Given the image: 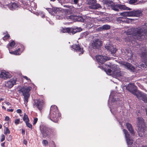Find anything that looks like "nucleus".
Wrapping results in <instances>:
<instances>
[{
    "mask_svg": "<svg viewBox=\"0 0 147 147\" xmlns=\"http://www.w3.org/2000/svg\"><path fill=\"white\" fill-rule=\"evenodd\" d=\"M43 16V17H45V15H43V16Z\"/></svg>",
    "mask_w": 147,
    "mask_h": 147,
    "instance_id": "64",
    "label": "nucleus"
},
{
    "mask_svg": "<svg viewBox=\"0 0 147 147\" xmlns=\"http://www.w3.org/2000/svg\"><path fill=\"white\" fill-rule=\"evenodd\" d=\"M123 131L125 134V138L127 144L128 145H131L133 143V140L130 138V134L127 130L123 129Z\"/></svg>",
    "mask_w": 147,
    "mask_h": 147,
    "instance_id": "13",
    "label": "nucleus"
},
{
    "mask_svg": "<svg viewBox=\"0 0 147 147\" xmlns=\"http://www.w3.org/2000/svg\"><path fill=\"white\" fill-rule=\"evenodd\" d=\"M111 26L110 25H103L100 27V28L102 29V30H109L110 29Z\"/></svg>",
    "mask_w": 147,
    "mask_h": 147,
    "instance_id": "28",
    "label": "nucleus"
},
{
    "mask_svg": "<svg viewBox=\"0 0 147 147\" xmlns=\"http://www.w3.org/2000/svg\"><path fill=\"white\" fill-rule=\"evenodd\" d=\"M23 120L25 123L29 121V120L28 117V115L25 113L23 117Z\"/></svg>",
    "mask_w": 147,
    "mask_h": 147,
    "instance_id": "31",
    "label": "nucleus"
},
{
    "mask_svg": "<svg viewBox=\"0 0 147 147\" xmlns=\"http://www.w3.org/2000/svg\"><path fill=\"white\" fill-rule=\"evenodd\" d=\"M138 122L137 123L138 128L139 130L138 131V134L139 136L142 137L144 134V130L145 127V123L144 120L143 118H138Z\"/></svg>",
    "mask_w": 147,
    "mask_h": 147,
    "instance_id": "6",
    "label": "nucleus"
},
{
    "mask_svg": "<svg viewBox=\"0 0 147 147\" xmlns=\"http://www.w3.org/2000/svg\"><path fill=\"white\" fill-rule=\"evenodd\" d=\"M133 20H134L133 19H128V21H129L128 22H132V21Z\"/></svg>",
    "mask_w": 147,
    "mask_h": 147,
    "instance_id": "53",
    "label": "nucleus"
},
{
    "mask_svg": "<svg viewBox=\"0 0 147 147\" xmlns=\"http://www.w3.org/2000/svg\"><path fill=\"white\" fill-rule=\"evenodd\" d=\"M112 74L113 76L116 78L119 77L121 76L120 70L118 68H116L115 70L114 69V71H112Z\"/></svg>",
    "mask_w": 147,
    "mask_h": 147,
    "instance_id": "20",
    "label": "nucleus"
},
{
    "mask_svg": "<svg viewBox=\"0 0 147 147\" xmlns=\"http://www.w3.org/2000/svg\"><path fill=\"white\" fill-rule=\"evenodd\" d=\"M127 33V35H132L136 36L139 40L142 41L143 39L142 37H144V28H131L128 30Z\"/></svg>",
    "mask_w": 147,
    "mask_h": 147,
    "instance_id": "1",
    "label": "nucleus"
},
{
    "mask_svg": "<svg viewBox=\"0 0 147 147\" xmlns=\"http://www.w3.org/2000/svg\"><path fill=\"white\" fill-rule=\"evenodd\" d=\"M133 16L139 17L142 13L141 11L139 10L134 11Z\"/></svg>",
    "mask_w": 147,
    "mask_h": 147,
    "instance_id": "27",
    "label": "nucleus"
},
{
    "mask_svg": "<svg viewBox=\"0 0 147 147\" xmlns=\"http://www.w3.org/2000/svg\"><path fill=\"white\" fill-rule=\"evenodd\" d=\"M16 112L18 113H20L22 112V111L20 109H18L17 110Z\"/></svg>",
    "mask_w": 147,
    "mask_h": 147,
    "instance_id": "48",
    "label": "nucleus"
},
{
    "mask_svg": "<svg viewBox=\"0 0 147 147\" xmlns=\"http://www.w3.org/2000/svg\"><path fill=\"white\" fill-rule=\"evenodd\" d=\"M141 147H147V146H142Z\"/></svg>",
    "mask_w": 147,
    "mask_h": 147,
    "instance_id": "60",
    "label": "nucleus"
},
{
    "mask_svg": "<svg viewBox=\"0 0 147 147\" xmlns=\"http://www.w3.org/2000/svg\"><path fill=\"white\" fill-rule=\"evenodd\" d=\"M8 7L11 10L15 9L18 8V4L15 2H11L7 5Z\"/></svg>",
    "mask_w": 147,
    "mask_h": 147,
    "instance_id": "21",
    "label": "nucleus"
},
{
    "mask_svg": "<svg viewBox=\"0 0 147 147\" xmlns=\"http://www.w3.org/2000/svg\"><path fill=\"white\" fill-rule=\"evenodd\" d=\"M119 4H113L111 5V8L113 10L116 11H119Z\"/></svg>",
    "mask_w": 147,
    "mask_h": 147,
    "instance_id": "25",
    "label": "nucleus"
},
{
    "mask_svg": "<svg viewBox=\"0 0 147 147\" xmlns=\"http://www.w3.org/2000/svg\"><path fill=\"white\" fill-rule=\"evenodd\" d=\"M7 45V47L8 49L9 53L11 54L15 55H19L20 54V48L16 50L15 51H12L11 49L14 48V46L16 45L15 42L12 40Z\"/></svg>",
    "mask_w": 147,
    "mask_h": 147,
    "instance_id": "7",
    "label": "nucleus"
},
{
    "mask_svg": "<svg viewBox=\"0 0 147 147\" xmlns=\"http://www.w3.org/2000/svg\"><path fill=\"white\" fill-rule=\"evenodd\" d=\"M22 134H25V131L24 129H22Z\"/></svg>",
    "mask_w": 147,
    "mask_h": 147,
    "instance_id": "50",
    "label": "nucleus"
},
{
    "mask_svg": "<svg viewBox=\"0 0 147 147\" xmlns=\"http://www.w3.org/2000/svg\"><path fill=\"white\" fill-rule=\"evenodd\" d=\"M140 56L142 58V62L144 63V60L146 61L147 60V52H142L140 54Z\"/></svg>",
    "mask_w": 147,
    "mask_h": 147,
    "instance_id": "23",
    "label": "nucleus"
},
{
    "mask_svg": "<svg viewBox=\"0 0 147 147\" xmlns=\"http://www.w3.org/2000/svg\"><path fill=\"white\" fill-rule=\"evenodd\" d=\"M53 143V146H54V147H56V145L55 144V142H54L53 141H52Z\"/></svg>",
    "mask_w": 147,
    "mask_h": 147,
    "instance_id": "56",
    "label": "nucleus"
},
{
    "mask_svg": "<svg viewBox=\"0 0 147 147\" xmlns=\"http://www.w3.org/2000/svg\"><path fill=\"white\" fill-rule=\"evenodd\" d=\"M26 125V126L30 129H32V125L30 123H29V122H27L25 123Z\"/></svg>",
    "mask_w": 147,
    "mask_h": 147,
    "instance_id": "35",
    "label": "nucleus"
},
{
    "mask_svg": "<svg viewBox=\"0 0 147 147\" xmlns=\"http://www.w3.org/2000/svg\"><path fill=\"white\" fill-rule=\"evenodd\" d=\"M136 96L138 98L147 103V95L142 92H138L137 93Z\"/></svg>",
    "mask_w": 147,
    "mask_h": 147,
    "instance_id": "14",
    "label": "nucleus"
},
{
    "mask_svg": "<svg viewBox=\"0 0 147 147\" xmlns=\"http://www.w3.org/2000/svg\"><path fill=\"white\" fill-rule=\"evenodd\" d=\"M13 109H7V111H8V112H13Z\"/></svg>",
    "mask_w": 147,
    "mask_h": 147,
    "instance_id": "49",
    "label": "nucleus"
},
{
    "mask_svg": "<svg viewBox=\"0 0 147 147\" xmlns=\"http://www.w3.org/2000/svg\"><path fill=\"white\" fill-rule=\"evenodd\" d=\"M93 26V24L90 22H87L86 25V28L88 29H90Z\"/></svg>",
    "mask_w": 147,
    "mask_h": 147,
    "instance_id": "29",
    "label": "nucleus"
},
{
    "mask_svg": "<svg viewBox=\"0 0 147 147\" xmlns=\"http://www.w3.org/2000/svg\"><path fill=\"white\" fill-rule=\"evenodd\" d=\"M105 48L107 51H109V52H110L111 54L115 53L117 51L116 47H114L112 45L110 44L105 45Z\"/></svg>",
    "mask_w": 147,
    "mask_h": 147,
    "instance_id": "17",
    "label": "nucleus"
},
{
    "mask_svg": "<svg viewBox=\"0 0 147 147\" xmlns=\"http://www.w3.org/2000/svg\"><path fill=\"white\" fill-rule=\"evenodd\" d=\"M7 34L5 35V36L3 37V40L5 41H7L10 37L8 33L7 32Z\"/></svg>",
    "mask_w": 147,
    "mask_h": 147,
    "instance_id": "32",
    "label": "nucleus"
},
{
    "mask_svg": "<svg viewBox=\"0 0 147 147\" xmlns=\"http://www.w3.org/2000/svg\"><path fill=\"white\" fill-rule=\"evenodd\" d=\"M42 143L45 146H46L48 145V142L46 140H44L42 141Z\"/></svg>",
    "mask_w": 147,
    "mask_h": 147,
    "instance_id": "39",
    "label": "nucleus"
},
{
    "mask_svg": "<svg viewBox=\"0 0 147 147\" xmlns=\"http://www.w3.org/2000/svg\"><path fill=\"white\" fill-rule=\"evenodd\" d=\"M137 1V0H130L129 1V3L130 4H132L135 3Z\"/></svg>",
    "mask_w": 147,
    "mask_h": 147,
    "instance_id": "41",
    "label": "nucleus"
},
{
    "mask_svg": "<svg viewBox=\"0 0 147 147\" xmlns=\"http://www.w3.org/2000/svg\"><path fill=\"white\" fill-rule=\"evenodd\" d=\"M24 78L27 80H30V81H31V80H30V79L28 78L26 76H24Z\"/></svg>",
    "mask_w": 147,
    "mask_h": 147,
    "instance_id": "46",
    "label": "nucleus"
},
{
    "mask_svg": "<svg viewBox=\"0 0 147 147\" xmlns=\"http://www.w3.org/2000/svg\"><path fill=\"white\" fill-rule=\"evenodd\" d=\"M125 67L131 71H134L135 69V67L132 64L127 62H123L122 63Z\"/></svg>",
    "mask_w": 147,
    "mask_h": 147,
    "instance_id": "18",
    "label": "nucleus"
},
{
    "mask_svg": "<svg viewBox=\"0 0 147 147\" xmlns=\"http://www.w3.org/2000/svg\"><path fill=\"white\" fill-rule=\"evenodd\" d=\"M12 139V136L11 135L9 136L8 138H7V140L8 141H10Z\"/></svg>",
    "mask_w": 147,
    "mask_h": 147,
    "instance_id": "42",
    "label": "nucleus"
},
{
    "mask_svg": "<svg viewBox=\"0 0 147 147\" xmlns=\"http://www.w3.org/2000/svg\"><path fill=\"white\" fill-rule=\"evenodd\" d=\"M40 129L43 137H46L50 135V134L55 132V130L53 128L49 127L44 125H40Z\"/></svg>",
    "mask_w": 147,
    "mask_h": 147,
    "instance_id": "5",
    "label": "nucleus"
},
{
    "mask_svg": "<svg viewBox=\"0 0 147 147\" xmlns=\"http://www.w3.org/2000/svg\"><path fill=\"white\" fill-rule=\"evenodd\" d=\"M147 36V29L144 28V36Z\"/></svg>",
    "mask_w": 147,
    "mask_h": 147,
    "instance_id": "47",
    "label": "nucleus"
},
{
    "mask_svg": "<svg viewBox=\"0 0 147 147\" xmlns=\"http://www.w3.org/2000/svg\"><path fill=\"white\" fill-rule=\"evenodd\" d=\"M2 108L5 110H6V108H5V107L4 106H3L2 107Z\"/></svg>",
    "mask_w": 147,
    "mask_h": 147,
    "instance_id": "57",
    "label": "nucleus"
},
{
    "mask_svg": "<svg viewBox=\"0 0 147 147\" xmlns=\"http://www.w3.org/2000/svg\"><path fill=\"white\" fill-rule=\"evenodd\" d=\"M6 104L8 105H11V104L8 102H6Z\"/></svg>",
    "mask_w": 147,
    "mask_h": 147,
    "instance_id": "55",
    "label": "nucleus"
},
{
    "mask_svg": "<svg viewBox=\"0 0 147 147\" xmlns=\"http://www.w3.org/2000/svg\"><path fill=\"white\" fill-rule=\"evenodd\" d=\"M5 142H4L3 143H2L1 144V145L2 146H3V147H5Z\"/></svg>",
    "mask_w": 147,
    "mask_h": 147,
    "instance_id": "51",
    "label": "nucleus"
},
{
    "mask_svg": "<svg viewBox=\"0 0 147 147\" xmlns=\"http://www.w3.org/2000/svg\"><path fill=\"white\" fill-rule=\"evenodd\" d=\"M61 116V114L59 112L57 107L55 105L51 106L49 118L52 121L57 123Z\"/></svg>",
    "mask_w": 147,
    "mask_h": 147,
    "instance_id": "2",
    "label": "nucleus"
},
{
    "mask_svg": "<svg viewBox=\"0 0 147 147\" xmlns=\"http://www.w3.org/2000/svg\"><path fill=\"white\" fill-rule=\"evenodd\" d=\"M5 139V136L3 134H2L1 136V142L3 141Z\"/></svg>",
    "mask_w": 147,
    "mask_h": 147,
    "instance_id": "36",
    "label": "nucleus"
},
{
    "mask_svg": "<svg viewBox=\"0 0 147 147\" xmlns=\"http://www.w3.org/2000/svg\"><path fill=\"white\" fill-rule=\"evenodd\" d=\"M23 143L25 144L26 145L27 144V141L26 140H23Z\"/></svg>",
    "mask_w": 147,
    "mask_h": 147,
    "instance_id": "52",
    "label": "nucleus"
},
{
    "mask_svg": "<svg viewBox=\"0 0 147 147\" xmlns=\"http://www.w3.org/2000/svg\"><path fill=\"white\" fill-rule=\"evenodd\" d=\"M4 100L3 98H0V102H1V101H3Z\"/></svg>",
    "mask_w": 147,
    "mask_h": 147,
    "instance_id": "58",
    "label": "nucleus"
},
{
    "mask_svg": "<svg viewBox=\"0 0 147 147\" xmlns=\"http://www.w3.org/2000/svg\"><path fill=\"white\" fill-rule=\"evenodd\" d=\"M45 100L44 99H34L33 103V107L41 112L45 106Z\"/></svg>",
    "mask_w": 147,
    "mask_h": 147,
    "instance_id": "4",
    "label": "nucleus"
},
{
    "mask_svg": "<svg viewBox=\"0 0 147 147\" xmlns=\"http://www.w3.org/2000/svg\"><path fill=\"white\" fill-rule=\"evenodd\" d=\"M10 77V74L6 72H1L0 74V78L4 80H6Z\"/></svg>",
    "mask_w": 147,
    "mask_h": 147,
    "instance_id": "22",
    "label": "nucleus"
},
{
    "mask_svg": "<svg viewBox=\"0 0 147 147\" xmlns=\"http://www.w3.org/2000/svg\"><path fill=\"white\" fill-rule=\"evenodd\" d=\"M79 1V0H74L71 3L76 4L78 3Z\"/></svg>",
    "mask_w": 147,
    "mask_h": 147,
    "instance_id": "43",
    "label": "nucleus"
},
{
    "mask_svg": "<svg viewBox=\"0 0 147 147\" xmlns=\"http://www.w3.org/2000/svg\"><path fill=\"white\" fill-rule=\"evenodd\" d=\"M9 119V118L8 116H7L5 117V121H8Z\"/></svg>",
    "mask_w": 147,
    "mask_h": 147,
    "instance_id": "45",
    "label": "nucleus"
},
{
    "mask_svg": "<svg viewBox=\"0 0 147 147\" xmlns=\"http://www.w3.org/2000/svg\"><path fill=\"white\" fill-rule=\"evenodd\" d=\"M102 45V42L101 40L98 39H95L92 40L91 46L93 49H99Z\"/></svg>",
    "mask_w": 147,
    "mask_h": 147,
    "instance_id": "9",
    "label": "nucleus"
},
{
    "mask_svg": "<svg viewBox=\"0 0 147 147\" xmlns=\"http://www.w3.org/2000/svg\"><path fill=\"white\" fill-rule=\"evenodd\" d=\"M126 126L130 132L132 134H134V132L132 128V125L130 123H127L126 124Z\"/></svg>",
    "mask_w": 147,
    "mask_h": 147,
    "instance_id": "24",
    "label": "nucleus"
},
{
    "mask_svg": "<svg viewBox=\"0 0 147 147\" xmlns=\"http://www.w3.org/2000/svg\"><path fill=\"white\" fill-rule=\"evenodd\" d=\"M20 119H16L15 121V123L16 125H17L20 123Z\"/></svg>",
    "mask_w": 147,
    "mask_h": 147,
    "instance_id": "40",
    "label": "nucleus"
},
{
    "mask_svg": "<svg viewBox=\"0 0 147 147\" xmlns=\"http://www.w3.org/2000/svg\"><path fill=\"white\" fill-rule=\"evenodd\" d=\"M141 67H144V65L143 64V63H142L141 64Z\"/></svg>",
    "mask_w": 147,
    "mask_h": 147,
    "instance_id": "59",
    "label": "nucleus"
},
{
    "mask_svg": "<svg viewBox=\"0 0 147 147\" xmlns=\"http://www.w3.org/2000/svg\"><path fill=\"white\" fill-rule=\"evenodd\" d=\"M38 119L37 118H34L33 123V125H35L37 122Z\"/></svg>",
    "mask_w": 147,
    "mask_h": 147,
    "instance_id": "37",
    "label": "nucleus"
},
{
    "mask_svg": "<svg viewBox=\"0 0 147 147\" xmlns=\"http://www.w3.org/2000/svg\"><path fill=\"white\" fill-rule=\"evenodd\" d=\"M129 16H133L134 11H128Z\"/></svg>",
    "mask_w": 147,
    "mask_h": 147,
    "instance_id": "38",
    "label": "nucleus"
},
{
    "mask_svg": "<svg viewBox=\"0 0 147 147\" xmlns=\"http://www.w3.org/2000/svg\"><path fill=\"white\" fill-rule=\"evenodd\" d=\"M119 9H121L130 10L131 9L127 7L125 5H123L121 4H119Z\"/></svg>",
    "mask_w": 147,
    "mask_h": 147,
    "instance_id": "26",
    "label": "nucleus"
},
{
    "mask_svg": "<svg viewBox=\"0 0 147 147\" xmlns=\"http://www.w3.org/2000/svg\"><path fill=\"white\" fill-rule=\"evenodd\" d=\"M96 58L97 61L98 62V63H100L101 64L104 63L107 60V57L103 56L101 55H98L96 56Z\"/></svg>",
    "mask_w": 147,
    "mask_h": 147,
    "instance_id": "16",
    "label": "nucleus"
},
{
    "mask_svg": "<svg viewBox=\"0 0 147 147\" xmlns=\"http://www.w3.org/2000/svg\"><path fill=\"white\" fill-rule=\"evenodd\" d=\"M107 72L109 73H111L112 72V71L111 69H108L107 70Z\"/></svg>",
    "mask_w": 147,
    "mask_h": 147,
    "instance_id": "54",
    "label": "nucleus"
},
{
    "mask_svg": "<svg viewBox=\"0 0 147 147\" xmlns=\"http://www.w3.org/2000/svg\"><path fill=\"white\" fill-rule=\"evenodd\" d=\"M88 4L90 5L88 7L91 9H96L101 7L99 4L96 3V0H88Z\"/></svg>",
    "mask_w": 147,
    "mask_h": 147,
    "instance_id": "10",
    "label": "nucleus"
},
{
    "mask_svg": "<svg viewBox=\"0 0 147 147\" xmlns=\"http://www.w3.org/2000/svg\"><path fill=\"white\" fill-rule=\"evenodd\" d=\"M32 89V87L30 86L27 87L23 86L20 88L19 90V92H21L22 93L23 95L24 96V104L26 106H27L28 102V99L30 96V92Z\"/></svg>",
    "mask_w": 147,
    "mask_h": 147,
    "instance_id": "3",
    "label": "nucleus"
},
{
    "mask_svg": "<svg viewBox=\"0 0 147 147\" xmlns=\"http://www.w3.org/2000/svg\"><path fill=\"white\" fill-rule=\"evenodd\" d=\"M46 9L49 11V13L52 15H54L56 14L57 15V16L60 17V16H63L62 15V12L58 9H56L55 8L52 7V8H47Z\"/></svg>",
    "mask_w": 147,
    "mask_h": 147,
    "instance_id": "11",
    "label": "nucleus"
},
{
    "mask_svg": "<svg viewBox=\"0 0 147 147\" xmlns=\"http://www.w3.org/2000/svg\"><path fill=\"white\" fill-rule=\"evenodd\" d=\"M120 15L124 16H129L128 11L121 12V13Z\"/></svg>",
    "mask_w": 147,
    "mask_h": 147,
    "instance_id": "33",
    "label": "nucleus"
},
{
    "mask_svg": "<svg viewBox=\"0 0 147 147\" xmlns=\"http://www.w3.org/2000/svg\"><path fill=\"white\" fill-rule=\"evenodd\" d=\"M74 0H70V1H71V3H72V2H73V1Z\"/></svg>",
    "mask_w": 147,
    "mask_h": 147,
    "instance_id": "61",
    "label": "nucleus"
},
{
    "mask_svg": "<svg viewBox=\"0 0 147 147\" xmlns=\"http://www.w3.org/2000/svg\"><path fill=\"white\" fill-rule=\"evenodd\" d=\"M82 30V29L80 28H74L72 27H69L63 28L62 31L63 33L67 32L74 34L77 32L81 31Z\"/></svg>",
    "mask_w": 147,
    "mask_h": 147,
    "instance_id": "8",
    "label": "nucleus"
},
{
    "mask_svg": "<svg viewBox=\"0 0 147 147\" xmlns=\"http://www.w3.org/2000/svg\"><path fill=\"white\" fill-rule=\"evenodd\" d=\"M10 131L9 129L7 127L5 128V129L4 131V134L5 135H7L8 134H9L10 133Z\"/></svg>",
    "mask_w": 147,
    "mask_h": 147,
    "instance_id": "34",
    "label": "nucleus"
},
{
    "mask_svg": "<svg viewBox=\"0 0 147 147\" xmlns=\"http://www.w3.org/2000/svg\"><path fill=\"white\" fill-rule=\"evenodd\" d=\"M30 6L31 7L33 8L34 9H35L36 7V5L33 1H31L30 3Z\"/></svg>",
    "mask_w": 147,
    "mask_h": 147,
    "instance_id": "30",
    "label": "nucleus"
},
{
    "mask_svg": "<svg viewBox=\"0 0 147 147\" xmlns=\"http://www.w3.org/2000/svg\"><path fill=\"white\" fill-rule=\"evenodd\" d=\"M17 78H13L10 79L9 80L7 81L6 84V86L9 88H11L14 85L16 84Z\"/></svg>",
    "mask_w": 147,
    "mask_h": 147,
    "instance_id": "15",
    "label": "nucleus"
},
{
    "mask_svg": "<svg viewBox=\"0 0 147 147\" xmlns=\"http://www.w3.org/2000/svg\"><path fill=\"white\" fill-rule=\"evenodd\" d=\"M136 87L134 84L130 83L126 87V88L127 90L132 94L136 95L137 93Z\"/></svg>",
    "mask_w": 147,
    "mask_h": 147,
    "instance_id": "12",
    "label": "nucleus"
},
{
    "mask_svg": "<svg viewBox=\"0 0 147 147\" xmlns=\"http://www.w3.org/2000/svg\"><path fill=\"white\" fill-rule=\"evenodd\" d=\"M146 115H147V109H146Z\"/></svg>",
    "mask_w": 147,
    "mask_h": 147,
    "instance_id": "62",
    "label": "nucleus"
},
{
    "mask_svg": "<svg viewBox=\"0 0 147 147\" xmlns=\"http://www.w3.org/2000/svg\"><path fill=\"white\" fill-rule=\"evenodd\" d=\"M117 21L120 23L122 22L123 21L122 20V18H119L117 19Z\"/></svg>",
    "mask_w": 147,
    "mask_h": 147,
    "instance_id": "44",
    "label": "nucleus"
},
{
    "mask_svg": "<svg viewBox=\"0 0 147 147\" xmlns=\"http://www.w3.org/2000/svg\"><path fill=\"white\" fill-rule=\"evenodd\" d=\"M55 0H50V1H55Z\"/></svg>",
    "mask_w": 147,
    "mask_h": 147,
    "instance_id": "63",
    "label": "nucleus"
},
{
    "mask_svg": "<svg viewBox=\"0 0 147 147\" xmlns=\"http://www.w3.org/2000/svg\"><path fill=\"white\" fill-rule=\"evenodd\" d=\"M72 48L76 50L77 52H80V54H83L84 53L83 48H81L79 44L73 45L72 46Z\"/></svg>",
    "mask_w": 147,
    "mask_h": 147,
    "instance_id": "19",
    "label": "nucleus"
}]
</instances>
